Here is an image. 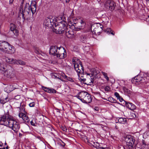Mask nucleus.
I'll use <instances>...</instances> for the list:
<instances>
[{
  "instance_id": "nucleus-1",
  "label": "nucleus",
  "mask_w": 149,
  "mask_h": 149,
  "mask_svg": "<svg viewBox=\"0 0 149 149\" xmlns=\"http://www.w3.org/2000/svg\"><path fill=\"white\" fill-rule=\"evenodd\" d=\"M49 54L60 59H63L66 56V52L63 47L52 46L49 48Z\"/></svg>"
},
{
  "instance_id": "nucleus-2",
  "label": "nucleus",
  "mask_w": 149,
  "mask_h": 149,
  "mask_svg": "<svg viewBox=\"0 0 149 149\" xmlns=\"http://www.w3.org/2000/svg\"><path fill=\"white\" fill-rule=\"evenodd\" d=\"M72 62L74 68L77 73L79 77H80L81 74V77H83L82 75L84 74V69L79 60L77 59L76 58H74L72 59Z\"/></svg>"
},
{
  "instance_id": "nucleus-3",
  "label": "nucleus",
  "mask_w": 149,
  "mask_h": 149,
  "mask_svg": "<svg viewBox=\"0 0 149 149\" xmlns=\"http://www.w3.org/2000/svg\"><path fill=\"white\" fill-rule=\"evenodd\" d=\"M74 97L80 100L86 104L90 103L92 100L91 95L84 91L79 92Z\"/></svg>"
},
{
  "instance_id": "nucleus-4",
  "label": "nucleus",
  "mask_w": 149,
  "mask_h": 149,
  "mask_svg": "<svg viewBox=\"0 0 149 149\" xmlns=\"http://www.w3.org/2000/svg\"><path fill=\"white\" fill-rule=\"evenodd\" d=\"M66 23L62 21L59 23L57 25H55L53 31L57 34H62L65 32L67 27L66 26Z\"/></svg>"
},
{
  "instance_id": "nucleus-5",
  "label": "nucleus",
  "mask_w": 149,
  "mask_h": 149,
  "mask_svg": "<svg viewBox=\"0 0 149 149\" xmlns=\"http://www.w3.org/2000/svg\"><path fill=\"white\" fill-rule=\"evenodd\" d=\"M125 141L126 143L125 147L127 149H133L134 142V137L131 135H128L124 137Z\"/></svg>"
},
{
  "instance_id": "nucleus-6",
  "label": "nucleus",
  "mask_w": 149,
  "mask_h": 149,
  "mask_svg": "<svg viewBox=\"0 0 149 149\" xmlns=\"http://www.w3.org/2000/svg\"><path fill=\"white\" fill-rule=\"evenodd\" d=\"M142 8L140 6V15L142 18L144 20L146 21V18L148 17V15H149V9L146 7L145 6L141 5Z\"/></svg>"
},
{
  "instance_id": "nucleus-7",
  "label": "nucleus",
  "mask_w": 149,
  "mask_h": 149,
  "mask_svg": "<svg viewBox=\"0 0 149 149\" xmlns=\"http://www.w3.org/2000/svg\"><path fill=\"white\" fill-rule=\"evenodd\" d=\"M22 11L20 12L22 15V18L24 19V15L25 14L28 15L31 14V10L29 3H26L24 10L22 8Z\"/></svg>"
},
{
  "instance_id": "nucleus-8",
  "label": "nucleus",
  "mask_w": 149,
  "mask_h": 149,
  "mask_svg": "<svg viewBox=\"0 0 149 149\" xmlns=\"http://www.w3.org/2000/svg\"><path fill=\"white\" fill-rule=\"evenodd\" d=\"M102 27L103 26H101L100 25L98 26L96 25H94L92 26L91 30L93 34H99L101 33L102 31Z\"/></svg>"
},
{
  "instance_id": "nucleus-9",
  "label": "nucleus",
  "mask_w": 149,
  "mask_h": 149,
  "mask_svg": "<svg viewBox=\"0 0 149 149\" xmlns=\"http://www.w3.org/2000/svg\"><path fill=\"white\" fill-rule=\"evenodd\" d=\"M90 38V35L88 33L83 34L80 36V40L83 43H88Z\"/></svg>"
},
{
  "instance_id": "nucleus-10",
  "label": "nucleus",
  "mask_w": 149,
  "mask_h": 149,
  "mask_svg": "<svg viewBox=\"0 0 149 149\" xmlns=\"http://www.w3.org/2000/svg\"><path fill=\"white\" fill-rule=\"evenodd\" d=\"M55 20L49 17L46 18L44 23V25L48 27L51 28L53 25L55 23Z\"/></svg>"
},
{
  "instance_id": "nucleus-11",
  "label": "nucleus",
  "mask_w": 149,
  "mask_h": 149,
  "mask_svg": "<svg viewBox=\"0 0 149 149\" xmlns=\"http://www.w3.org/2000/svg\"><path fill=\"white\" fill-rule=\"evenodd\" d=\"M105 6L107 9H109L112 11L115 9L116 4L113 1L109 0L105 2Z\"/></svg>"
},
{
  "instance_id": "nucleus-12",
  "label": "nucleus",
  "mask_w": 149,
  "mask_h": 149,
  "mask_svg": "<svg viewBox=\"0 0 149 149\" xmlns=\"http://www.w3.org/2000/svg\"><path fill=\"white\" fill-rule=\"evenodd\" d=\"M70 22L72 24H75V25H74L75 28H76L79 29H83L85 25V22L82 20H81L80 22H78L77 23L72 22L71 21Z\"/></svg>"
},
{
  "instance_id": "nucleus-13",
  "label": "nucleus",
  "mask_w": 149,
  "mask_h": 149,
  "mask_svg": "<svg viewBox=\"0 0 149 149\" xmlns=\"http://www.w3.org/2000/svg\"><path fill=\"white\" fill-rule=\"evenodd\" d=\"M10 116L9 114L7 113H5L4 115L1 116L0 119V124L1 125H6V121L8 120V119L9 118Z\"/></svg>"
},
{
  "instance_id": "nucleus-14",
  "label": "nucleus",
  "mask_w": 149,
  "mask_h": 149,
  "mask_svg": "<svg viewBox=\"0 0 149 149\" xmlns=\"http://www.w3.org/2000/svg\"><path fill=\"white\" fill-rule=\"evenodd\" d=\"M90 71L91 72V76H90V78L91 79L90 80V82H89V83H93L94 81V80L93 79V78L92 77L93 76H96L97 75L99 72L98 70H96L95 68H93L90 69ZM87 75H91L90 74L87 73Z\"/></svg>"
},
{
  "instance_id": "nucleus-15",
  "label": "nucleus",
  "mask_w": 149,
  "mask_h": 149,
  "mask_svg": "<svg viewBox=\"0 0 149 149\" xmlns=\"http://www.w3.org/2000/svg\"><path fill=\"white\" fill-rule=\"evenodd\" d=\"M65 34L68 38H71L74 35V32L72 29L70 27H67L65 31Z\"/></svg>"
},
{
  "instance_id": "nucleus-16",
  "label": "nucleus",
  "mask_w": 149,
  "mask_h": 149,
  "mask_svg": "<svg viewBox=\"0 0 149 149\" xmlns=\"http://www.w3.org/2000/svg\"><path fill=\"white\" fill-rule=\"evenodd\" d=\"M9 43L5 41H0V49L4 52L5 49H6L9 46Z\"/></svg>"
},
{
  "instance_id": "nucleus-17",
  "label": "nucleus",
  "mask_w": 149,
  "mask_h": 149,
  "mask_svg": "<svg viewBox=\"0 0 149 149\" xmlns=\"http://www.w3.org/2000/svg\"><path fill=\"white\" fill-rule=\"evenodd\" d=\"M15 52V48L11 45L9 44V46L6 49H5L4 52L8 54H14Z\"/></svg>"
},
{
  "instance_id": "nucleus-18",
  "label": "nucleus",
  "mask_w": 149,
  "mask_h": 149,
  "mask_svg": "<svg viewBox=\"0 0 149 149\" xmlns=\"http://www.w3.org/2000/svg\"><path fill=\"white\" fill-rule=\"evenodd\" d=\"M5 75L10 78H13L15 76V72L12 69L8 70L6 72Z\"/></svg>"
},
{
  "instance_id": "nucleus-19",
  "label": "nucleus",
  "mask_w": 149,
  "mask_h": 149,
  "mask_svg": "<svg viewBox=\"0 0 149 149\" xmlns=\"http://www.w3.org/2000/svg\"><path fill=\"white\" fill-rule=\"evenodd\" d=\"M10 98L7 95H4L1 98L0 102L2 104H4L9 101Z\"/></svg>"
},
{
  "instance_id": "nucleus-20",
  "label": "nucleus",
  "mask_w": 149,
  "mask_h": 149,
  "mask_svg": "<svg viewBox=\"0 0 149 149\" xmlns=\"http://www.w3.org/2000/svg\"><path fill=\"white\" fill-rule=\"evenodd\" d=\"M16 121L11 119L9 117V118L8 119V120L6 121V124H6L5 126L8 127L11 129L13 127V124H14V123H15L14 122Z\"/></svg>"
},
{
  "instance_id": "nucleus-21",
  "label": "nucleus",
  "mask_w": 149,
  "mask_h": 149,
  "mask_svg": "<svg viewBox=\"0 0 149 149\" xmlns=\"http://www.w3.org/2000/svg\"><path fill=\"white\" fill-rule=\"evenodd\" d=\"M42 89L43 90L45 91L50 93H56V91L53 88H49L42 86Z\"/></svg>"
},
{
  "instance_id": "nucleus-22",
  "label": "nucleus",
  "mask_w": 149,
  "mask_h": 149,
  "mask_svg": "<svg viewBox=\"0 0 149 149\" xmlns=\"http://www.w3.org/2000/svg\"><path fill=\"white\" fill-rule=\"evenodd\" d=\"M131 81L132 83L136 85H139L140 84L139 77V75H137L132 78Z\"/></svg>"
},
{
  "instance_id": "nucleus-23",
  "label": "nucleus",
  "mask_w": 149,
  "mask_h": 149,
  "mask_svg": "<svg viewBox=\"0 0 149 149\" xmlns=\"http://www.w3.org/2000/svg\"><path fill=\"white\" fill-rule=\"evenodd\" d=\"M14 124H13V127L11 129L13 130L15 132H17L19 130L20 126L19 123L16 121L14 122Z\"/></svg>"
},
{
  "instance_id": "nucleus-24",
  "label": "nucleus",
  "mask_w": 149,
  "mask_h": 149,
  "mask_svg": "<svg viewBox=\"0 0 149 149\" xmlns=\"http://www.w3.org/2000/svg\"><path fill=\"white\" fill-rule=\"evenodd\" d=\"M31 11L32 15H33L36 12V4H33L31 3L30 6Z\"/></svg>"
},
{
  "instance_id": "nucleus-25",
  "label": "nucleus",
  "mask_w": 149,
  "mask_h": 149,
  "mask_svg": "<svg viewBox=\"0 0 149 149\" xmlns=\"http://www.w3.org/2000/svg\"><path fill=\"white\" fill-rule=\"evenodd\" d=\"M102 144H99L98 143L96 142L94 143L93 146L97 149H106L107 148L103 147L102 146Z\"/></svg>"
},
{
  "instance_id": "nucleus-26",
  "label": "nucleus",
  "mask_w": 149,
  "mask_h": 149,
  "mask_svg": "<svg viewBox=\"0 0 149 149\" xmlns=\"http://www.w3.org/2000/svg\"><path fill=\"white\" fill-rule=\"evenodd\" d=\"M126 106L130 109L134 110L136 108V106L130 102H126Z\"/></svg>"
},
{
  "instance_id": "nucleus-27",
  "label": "nucleus",
  "mask_w": 149,
  "mask_h": 149,
  "mask_svg": "<svg viewBox=\"0 0 149 149\" xmlns=\"http://www.w3.org/2000/svg\"><path fill=\"white\" fill-rule=\"evenodd\" d=\"M5 59L7 63L11 64H14L15 59L11 58H10L8 57H6Z\"/></svg>"
},
{
  "instance_id": "nucleus-28",
  "label": "nucleus",
  "mask_w": 149,
  "mask_h": 149,
  "mask_svg": "<svg viewBox=\"0 0 149 149\" xmlns=\"http://www.w3.org/2000/svg\"><path fill=\"white\" fill-rule=\"evenodd\" d=\"M15 64L24 65H25L26 63L25 62L21 60H17L15 59L14 64Z\"/></svg>"
},
{
  "instance_id": "nucleus-29",
  "label": "nucleus",
  "mask_w": 149,
  "mask_h": 149,
  "mask_svg": "<svg viewBox=\"0 0 149 149\" xmlns=\"http://www.w3.org/2000/svg\"><path fill=\"white\" fill-rule=\"evenodd\" d=\"M142 143L143 144L141 145V149H149V144H146L144 140L143 141Z\"/></svg>"
},
{
  "instance_id": "nucleus-30",
  "label": "nucleus",
  "mask_w": 149,
  "mask_h": 149,
  "mask_svg": "<svg viewBox=\"0 0 149 149\" xmlns=\"http://www.w3.org/2000/svg\"><path fill=\"white\" fill-rule=\"evenodd\" d=\"M118 121L119 123L123 124L126 123L127 122L125 118H121L118 119Z\"/></svg>"
},
{
  "instance_id": "nucleus-31",
  "label": "nucleus",
  "mask_w": 149,
  "mask_h": 149,
  "mask_svg": "<svg viewBox=\"0 0 149 149\" xmlns=\"http://www.w3.org/2000/svg\"><path fill=\"white\" fill-rule=\"evenodd\" d=\"M123 90L125 95H127L130 93V91L124 86L123 87Z\"/></svg>"
},
{
  "instance_id": "nucleus-32",
  "label": "nucleus",
  "mask_w": 149,
  "mask_h": 149,
  "mask_svg": "<svg viewBox=\"0 0 149 149\" xmlns=\"http://www.w3.org/2000/svg\"><path fill=\"white\" fill-rule=\"evenodd\" d=\"M114 95L117 98V99H119L120 102L123 100V99L122 97L120 96L119 93L116 92L114 93Z\"/></svg>"
},
{
  "instance_id": "nucleus-33",
  "label": "nucleus",
  "mask_w": 149,
  "mask_h": 149,
  "mask_svg": "<svg viewBox=\"0 0 149 149\" xmlns=\"http://www.w3.org/2000/svg\"><path fill=\"white\" fill-rule=\"evenodd\" d=\"M108 100L112 103H117V100L112 97H109L108 98Z\"/></svg>"
},
{
  "instance_id": "nucleus-34",
  "label": "nucleus",
  "mask_w": 149,
  "mask_h": 149,
  "mask_svg": "<svg viewBox=\"0 0 149 149\" xmlns=\"http://www.w3.org/2000/svg\"><path fill=\"white\" fill-rule=\"evenodd\" d=\"M15 25L13 23H11L10 25V29L12 32L15 29Z\"/></svg>"
},
{
  "instance_id": "nucleus-35",
  "label": "nucleus",
  "mask_w": 149,
  "mask_h": 149,
  "mask_svg": "<svg viewBox=\"0 0 149 149\" xmlns=\"http://www.w3.org/2000/svg\"><path fill=\"white\" fill-rule=\"evenodd\" d=\"M23 119L26 122H28L29 121V118L28 117V116H26V115L24 116Z\"/></svg>"
},
{
  "instance_id": "nucleus-36",
  "label": "nucleus",
  "mask_w": 149,
  "mask_h": 149,
  "mask_svg": "<svg viewBox=\"0 0 149 149\" xmlns=\"http://www.w3.org/2000/svg\"><path fill=\"white\" fill-rule=\"evenodd\" d=\"M102 73L104 76V77L106 79L107 81L109 80V78L107 76V74L104 72H102Z\"/></svg>"
},
{
  "instance_id": "nucleus-37",
  "label": "nucleus",
  "mask_w": 149,
  "mask_h": 149,
  "mask_svg": "<svg viewBox=\"0 0 149 149\" xmlns=\"http://www.w3.org/2000/svg\"><path fill=\"white\" fill-rule=\"evenodd\" d=\"M24 107H25V105H22V107L19 108V109L20 110V111L22 112H24V113L25 112V109L24 108Z\"/></svg>"
},
{
  "instance_id": "nucleus-38",
  "label": "nucleus",
  "mask_w": 149,
  "mask_h": 149,
  "mask_svg": "<svg viewBox=\"0 0 149 149\" xmlns=\"http://www.w3.org/2000/svg\"><path fill=\"white\" fill-rule=\"evenodd\" d=\"M12 32L15 36H17L18 34V31L16 29Z\"/></svg>"
},
{
  "instance_id": "nucleus-39",
  "label": "nucleus",
  "mask_w": 149,
  "mask_h": 149,
  "mask_svg": "<svg viewBox=\"0 0 149 149\" xmlns=\"http://www.w3.org/2000/svg\"><path fill=\"white\" fill-rule=\"evenodd\" d=\"M25 115V114L23 112H21L19 113V116L20 118H21L22 119H23Z\"/></svg>"
},
{
  "instance_id": "nucleus-40",
  "label": "nucleus",
  "mask_w": 149,
  "mask_h": 149,
  "mask_svg": "<svg viewBox=\"0 0 149 149\" xmlns=\"http://www.w3.org/2000/svg\"><path fill=\"white\" fill-rule=\"evenodd\" d=\"M23 2H24V0H23L22 1V2L21 3V4H20V8H19V12H21L22 11V8H23L22 6H23Z\"/></svg>"
},
{
  "instance_id": "nucleus-41",
  "label": "nucleus",
  "mask_w": 149,
  "mask_h": 149,
  "mask_svg": "<svg viewBox=\"0 0 149 149\" xmlns=\"http://www.w3.org/2000/svg\"><path fill=\"white\" fill-rule=\"evenodd\" d=\"M61 128V129L64 131L66 132L67 130V129L66 127L65 126H62Z\"/></svg>"
},
{
  "instance_id": "nucleus-42",
  "label": "nucleus",
  "mask_w": 149,
  "mask_h": 149,
  "mask_svg": "<svg viewBox=\"0 0 149 149\" xmlns=\"http://www.w3.org/2000/svg\"><path fill=\"white\" fill-rule=\"evenodd\" d=\"M66 78H67V79L69 81H71L72 82H74V81L71 78H70L69 77H68L67 76H65Z\"/></svg>"
},
{
  "instance_id": "nucleus-43",
  "label": "nucleus",
  "mask_w": 149,
  "mask_h": 149,
  "mask_svg": "<svg viewBox=\"0 0 149 149\" xmlns=\"http://www.w3.org/2000/svg\"><path fill=\"white\" fill-rule=\"evenodd\" d=\"M110 88L109 86H107L104 88L105 90L107 92H109L110 90Z\"/></svg>"
},
{
  "instance_id": "nucleus-44",
  "label": "nucleus",
  "mask_w": 149,
  "mask_h": 149,
  "mask_svg": "<svg viewBox=\"0 0 149 149\" xmlns=\"http://www.w3.org/2000/svg\"><path fill=\"white\" fill-rule=\"evenodd\" d=\"M35 104L34 102H32L30 103L29 105L30 107H33L35 106Z\"/></svg>"
},
{
  "instance_id": "nucleus-45",
  "label": "nucleus",
  "mask_w": 149,
  "mask_h": 149,
  "mask_svg": "<svg viewBox=\"0 0 149 149\" xmlns=\"http://www.w3.org/2000/svg\"><path fill=\"white\" fill-rule=\"evenodd\" d=\"M143 138L144 139H145L146 138H147V136H148L147 135V134L146 133H143Z\"/></svg>"
},
{
  "instance_id": "nucleus-46",
  "label": "nucleus",
  "mask_w": 149,
  "mask_h": 149,
  "mask_svg": "<svg viewBox=\"0 0 149 149\" xmlns=\"http://www.w3.org/2000/svg\"><path fill=\"white\" fill-rule=\"evenodd\" d=\"M31 124L32 125L36 126V125H35V123H34V122L33 121L31 120Z\"/></svg>"
},
{
  "instance_id": "nucleus-47",
  "label": "nucleus",
  "mask_w": 149,
  "mask_h": 149,
  "mask_svg": "<svg viewBox=\"0 0 149 149\" xmlns=\"http://www.w3.org/2000/svg\"><path fill=\"white\" fill-rule=\"evenodd\" d=\"M79 80L81 81V82H84L86 81V79H81V78H80Z\"/></svg>"
},
{
  "instance_id": "nucleus-48",
  "label": "nucleus",
  "mask_w": 149,
  "mask_h": 149,
  "mask_svg": "<svg viewBox=\"0 0 149 149\" xmlns=\"http://www.w3.org/2000/svg\"><path fill=\"white\" fill-rule=\"evenodd\" d=\"M146 22L149 24V15H148V17L146 18Z\"/></svg>"
},
{
  "instance_id": "nucleus-49",
  "label": "nucleus",
  "mask_w": 149,
  "mask_h": 149,
  "mask_svg": "<svg viewBox=\"0 0 149 149\" xmlns=\"http://www.w3.org/2000/svg\"><path fill=\"white\" fill-rule=\"evenodd\" d=\"M14 1V0H10L9 1V4H12Z\"/></svg>"
},
{
  "instance_id": "nucleus-50",
  "label": "nucleus",
  "mask_w": 149,
  "mask_h": 149,
  "mask_svg": "<svg viewBox=\"0 0 149 149\" xmlns=\"http://www.w3.org/2000/svg\"><path fill=\"white\" fill-rule=\"evenodd\" d=\"M20 98V96L19 95H17V96H16L15 97V99H18Z\"/></svg>"
},
{
  "instance_id": "nucleus-51",
  "label": "nucleus",
  "mask_w": 149,
  "mask_h": 149,
  "mask_svg": "<svg viewBox=\"0 0 149 149\" xmlns=\"http://www.w3.org/2000/svg\"><path fill=\"white\" fill-rule=\"evenodd\" d=\"M94 110L96 111H98L99 110V108L97 107H95L94 108Z\"/></svg>"
},
{
  "instance_id": "nucleus-52",
  "label": "nucleus",
  "mask_w": 149,
  "mask_h": 149,
  "mask_svg": "<svg viewBox=\"0 0 149 149\" xmlns=\"http://www.w3.org/2000/svg\"><path fill=\"white\" fill-rule=\"evenodd\" d=\"M138 143L136 145V147L135 148V149H139V148L138 146Z\"/></svg>"
},
{
  "instance_id": "nucleus-53",
  "label": "nucleus",
  "mask_w": 149,
  "mask_h": 149,
  "mask_svg": "<svg viewBox=\"0 0 149 149\" xmlns=\"http://www.w3.org/2000/svg\"><path fill=\"white\" fill-rule=\"evenodd\" d=\"M110 33H111V34H112L113 35H114V33L113 32V31H110Z\"/></svg>"
},
{
  "instance_id": "nucleus-54",
  "label": "nucleus",
  "mask_w": 149,
  "mask_h": 149,
  "mask_svg": "<svg viewBox=\"0 0 149 149\" xmlns=\"http://www.w3.org/2000/svg\"><path fill=\"white\" fill-rule=\"evenodd\" d=\"M22 136V134H21V133H19V137H21Z\"/></svg>"
},
{
  "instance_id": "nucleus-55",
  "label": "nucleus",
  "mask_w": 149,
  "mask_h": 149,
  "mask_svg": "<svg viewBox=\"0 0 149 149\" xmlns=\"http://www.w3.org/2000/svg\"><path fill=\"white\" fill-rule=\"evenodd\" d=\"M132 116H133L134 117H136V116L135 114L132 113Z\"/></svg>"
},
{
  "instance_id": "nucleus-56",
  "label": "nucleus",
  "mask_w": 149,
  "mask_h": 149,
  "mask_svg": "<svg viewBox=\"0 0 149 149\" xmlns=\"http://www.w3.org/2000/svg\"><path fill=\"white\" fill-rule=\"evenodd\" d=\"M147 127L148 128L149 130V123L147 125Z\"/></svg>"
},
{
  "instance_id": "nucleus-57",
  "label": "nucleus",
  "mask_w": 149,
  "mask_h": 149,
  "mask_svg": "<svg viewBox=\"0 0 149 149\" xmlns=\"http://www.w3.org/2000/svg\"><path fill=\"white\" fill-rule=\"evenodd\" d=\"M111 31H107V33L109 34L110 33Z\"/></svg>"
},
{
  "instance_id": "nucleus-58",
  "label": "nucleus",
  "mask_w": 149,
  "mask_h": 149,
  "mask_svg": "<svg viewBox=\"0 0 149 149\" xmlns=\"http://www.w3.org/2000/svg\"><path fill=\"white\" fill-rule=\"evenodd\" d=\"M53 76H54V77H55V78H58V77H57V76H56L55 75H54Z\"/></svg>"
},
{
  "instance_id": "nucleus-59",
  "label": "nucleus",
  "mask_w": 149,
  "mask_h": 149,
  "mask_svg": "<svg viewBox=\"0 0 149 149\" xmlns=\"http://www.w3.org/2000/svg\"><path fill=\"white\" fill-rule=\"evenodd\" d=\"M37 138L39 139H41L40 137V136H37Z\"/></svg>"
},
{
  "instance_id": "nucleus-60",
  "label": "nucleus",
  "mask_w": 149,
  "mask_h": 149,
  "mask_svg": "<svg viewBox=\"0 0 149 149\" xmlns=\"http://www.w3.org/2000/svg\"><path fill=\"white\" fill-rule=\"evenodd\" d=\"M143 74V73L142 72H140V75H142Z\"/></svg>"
},
{
  "instance_id": "nucleus-61",
  "label": "nucleus",
  "mask_w": 149,
  "mask_h": 149,
  "mask_svg": "<svg viewBox=\"0 0 149 149\" xmlns=\"http://www.w3.org/2000/svg\"><path fill=\"white\" fill-rule=\"evenodd\" d=\"M6 149H8V146H7L6 147Z\"/></svg>"
},
{
  "instance_id": "nucleus-62",
  "label": "nucleus",
  "mask_w": 149,
  "mask_h": 149,
  "mask_svg": "<svg viewBox=\"0 0 149 149\" xmlns=\"http://www.w3.org/2000/svg\"><path fill=\"white\" fill-rule=\"evenodd\" d=\"M96 94H99V92H96Z\"/></svg>"
},
{
  "instance_id": "nucleus-63",
  "label": "nucleus",
  "mask_w": 149,
  "mask_h": 149,
  "mask_svg": "<svg viewBox=\"0 0 149 149\" xmlns=\"http://www.w3.org/2000/svg\"><path fill=\"white\" fill-rule=\"evenodd\" d=\"M2 148V149H5V148L4 147L3 148Z\"/></svg>"
},
{
  "instance_id": "nucleus-64",
  "label": "nucleus",
  "mask_w": 149,
  "mask_h": 149,
  "mask_svg": "<svg viewBox=\"0 0 149 149\" xmlns=\"http://www.w3.org/2000/svg\"><path fill=\"white\" fill-rule=\"evenodd\" d=\"M2 146V145L0 144V146L1 147V146Z\"/></svg>"
}]
</instances>
